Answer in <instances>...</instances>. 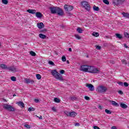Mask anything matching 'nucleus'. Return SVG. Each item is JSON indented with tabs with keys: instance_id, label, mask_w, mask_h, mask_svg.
<instances>
[{
	"instance_id": "nucleus-1",
	"label": "nucleus",
	"mask_w": 129,
	"mask_h": 129,
	"mask_svg": "<svg viewBox=\"0 0 129 129\" xmlns=\"http://www.w3.org/2000/svg\"><path fill=\"white\" fill-rule=\"evenodd\" d=\"M49 9L51 12V14H57L58 16H63L64 12L62 10V9L59 7H49Z\"/></svg>"
},
{
	"instance_id": "nucleus-2",
	"label": "nucleus",
	"mask_w": 129,
	"mask_h": 129,
	"mask_svg": "<svg viewBox=\"0 0 129 129\" xmlns=\"http://www.w3.org/2000/svg\"><path fill=\"white\" fill-rule=\"evenodd\" d=\"M51 73L52 76H53L57 80L63 81L64 79L63 78V77H62L56 70H52Z\"/></svg>"
},
{
	"instance_id": "nucleus-3",
	"label": "nucleus",
	"mask_w": 129,
	"mask_h": 129,
	"mask_svg": "<svg viewBox=\"0 0 129 129\" xmlns=\"http://www.w3.org/2000/svg\"><path fill=\"white\" fill-rule=\"evenodd\" d=\"M88 72H89V73H93L94 74H98V73H100V71L94 67H90L89 66Z\"/></svg>"
},
{
	"instance_id": "nucleus-4",
	"label": "nucleus",
	"mask_w": 129,
	"mask_h": 129,
	"mask_svg": "<svg viewBox=\"0 0 129 129\" xmlns=\"http://www.w3.org/2000/svg\"><path fill=\"white\" fill-rule=\"evenodd\" d=\"M63 8L66 12H67V13L68 14L69 16H71L72 15V14H71V13H70V12H71V11H72L74 9V7L73 6L66 5L64 6Z\"/></svg>"
},
{
	"instance_id": "nucleus-5",
	"label": "nucleus",
	"mask_w": 129,
	"mask_h": 129,
	"mask_svg": "<svg viewBox=\"0 0 129 129\" xmlns=\"http://www.w3.org/2000/svg\"><path fill=\"white\" fill-rule=\"evenodd\" d=\"M96 90L97 91H98V92H99L100 93H104L106 92L107 88L103 86H100L97 87Z\"/></svg>"
},
{
	"instance_id": "nucleus-6",
	"label": "nucleus",
	"mask_w": 129,
	"mask_h": 129,
	"mask_svg": "<svg viewBox=\"0 0 129 129\" xmlns=\"http://www.w3.org/2000/svg\"><path fill=\"white\" fill-rule=\"evenodd\" d=\"M3 108L4 109L6 110H8L9 111H15V108L12 106L11 105H9L8 104H5L3 105Z\"/></svg>"
},
{
	"instance_id": "nucleus-7",
	"label": "nucleus",
	"mask_w": 129,
	"mask_h": 129,
	"mask_svg": "<svg viewBox=\"0 0 129 129\" xmlns=\"http://www.w3.org/2000/svg\"><path fill=\"white\" fill-rule=\"evenodd\" d=\"M82 6L84 7V8L87 11H90V5L88 4V2L86 1H83L81 2Z\"/></svg>"
},
{
	"instance_id": "nucleus-8",
	"label": "nucleus",
	"mask_w": 129,
	"mask_h": 129,
	"mask_svg": "<svg viewBox=\"0 0 129 129\" xmlns=\"http://www.w3.org/2000/svg\"><path fill=\"white\" fill-rule=\"evenodd\" d=\"M88 65H83L81 66L80 70L83 72H88Z\"/></svg>"
},
{
	"instance_id": "nucleus-9",
	"label": "nucleus",
	"mask_w": 129,
	"mask_h": 129,
	"mask_svg": "<svg viewBox=\"0 0 129 129\" xmlns=\"http://www.w3.org/2000/svg\"><path fill=\"white\" fill-rule=\"evenodd\" d=\"M67 115L68 116H71L72 117H74L75 116H76L77 115V113L73 111V112H67Z\"/></svg>"
},
{
	"instance_id": "nucleus-10",
	"label": "nucleus",
	"mask_w": 129,
	"mask_h": 129,
	"mask_svg": "<svg viewBox=\"0 0 129 129\" xmlns=\"http://www.w3.org/2000/svg\"><path fill=\"white\" fill-rule=\"evenodd\" d=\"M86 87H88L90 91H94V86L91 84H87Z\"/></svg>"
},
{
	"instance_id": "nucleus-11",
	"label": "nucleus",
	"mask_w": 129,
	"mask_h": 129,
	"mask_svg": "<svg viewBox=\"0 0 129 129\" xmlns=\"http://www.w3.org/2000/svg\"><path fill=\"white\" fill-rule=\"evenodd\" d=\"M24 81L25 83H27V84H29L30 83V84H33V83L35 82L34 80H30L29 79H25Z\"/></svg>"
},
{
	"instance_id": "nucleus-12",
	"label": "nucleus",
	"mask_w": 129,
	"mask_h": 129,
	"mask_svg": "<svg viewBox=\"0 0 129 129\" xmlns=\"http://www.w3.org/2000/svg\"><path fill=\"white\" fill-rule=\"evenodd\" d=\"M109 102L110 103H111L112 105H113L114 106H116V107L119 106V105L118 104V103H116V102L114 101L109 100Z\"/></svg>"
},
{
	"instance_id": "nucleus-13",
	"label": "nucleus",
	"mask_w": 129,
	"mask_h": 129,
	"mask_svg": "<svg viewBox=\"0 0 129 129\" xmlns=\"http://www.w3.org/2000/svg\"><path fill=\"white\" fill-rule=\"evenodd\" d=\"M37 27L38 29H43V28L45 27V25H44V23L40 22L37 24Z\"/></svg>"
},
{
	"instance_id": "nucleus-14",
	"label": "nucleus",
	"mask_w": 129,
	"mask_h": 129,
	"mask_svg": "<svg viewBox=\"0 0 129 129\" xmlns=\"http://www.w3.org/2000/svg\"><path fill=\"white\" fill-rule=\"evenodd\" d=\"M36 18L38 19H41L43 17V14L41 12H36L35 13Z\"/></svg>"
},
{
	"instance_id": "nucleus-15",
	"label": "nucleus",
	"mask_w": 129,
	"mask_h": 129,
	"mask_svg": "<svg viewBox=\"0 0 129 129\" xmlns=\"http://www.w3.org/2000/svg\"><path fill=\"white\" fill-rule=\"evenodd\" d=\"M7 69H8L9 71H12V72H16L17 71V69L14 67H9Z\"/></svg>"
},
{
	"instance_id": "nucleus-16",
	"label": "nucleus",
	"mask_w": 129,
	"mask_h": 129,
	"mask_svg": "<svg viewBox=\"0 0 129 129\" xmlns=\"http://www.w3.org/2000/svg\"><path fill=\"white\" fill-rule=\"evenodd\" d=\"M28 13L29 14H32V15H34L36 14V10H33V9H29L27 11Z\"/></svg>"
},
{
	"instance_id": "nucleus-17",
	"label": "nucleus",
	"mask_w": 129,
	"mask_h": 129,
	"mask_svg": "<svg viewBox=\"0 0 129 129\" xmlns=\"http://www.w3.org/2000/svg\"><path fill=\"white\" fill-rule=\"evenodd\" d=\"M116 38L119 39V40H121L122 39V35L119 33H116L115 34Z\"/></svg>"
},
{
	"instance_id": "nucleus-18",
	"label": "nucleus",
	"mask_w": 129,
	"mask_h": 129,
	"mask_svg": "<svg viewBox=\"0 0 129 129\" xmlns=\"http://www.w3.org/2000/svg\"><path fill=\"white\" fill-rule=\"evenodd\" d=\"M124 18H126V19H129V14L127 13L123 12L121 14Z\"/></svg>"
},
{
	"instance_id": "nucleus-19",
	"label": "nucleus",
	"mask_w": 129,
	"mask_h": 129,
	"mask_svg": "<svg viewBox=\"0 0 129 129\" xmlns=\"http://www.w3.org/2000/svg\"><path fill=\"white\" fill-rule=\"evenodd\" d=\"M120 106L121 108H123V109H125V108H127V105L124 103H121L120 104Z\"/></svg>"
},
{
	"instance_id": "nucleus-20",
	"label": "nucleus",
	"mask_w": 129,
	"mask_h": 129,
	"mask_svg": "<svg viewBox=\"0 0 129 129\" xmlns=\"http://www.w3.org/2000/svg\"><path fill=\"white\" fill-rule=\"evenodd\" d=\"M125 0H117V2L116 3V5H122Z\"/></svg>"
},
{
	"instance_id": "nucleus-21",
	"label": "nucleus",
	"mask_w": 129,
	"mask_h": 129,
	"mask_svg": "<svg viewBox=\"0 0 129 129\" xmlns=\"http://www.w3.org/2000/svg\"><path fill=\"white\" fill-rule=\"evenodd\" d=\"M17 103L19 106H20V107H25V104H24V102L20 101L18 102Z\"/></svg>"
},
{
	"instance_id": "nucleus-22",
	"label": "nucleus",
	"mask_w": 129,
	"mask_h": 129,
	"mask_svg": "<svg viewBox=\"0 0 129 129\" xmlns=\"http://www.w3.org/2000/svg\"><path fill=\"white\" fill-rule=\"evenodd\" d=\"M39 38H40V39H46V38H47V36L45 35H44L41 33L39 34Z\"/></svg>"
},
{
	"instance_id": "nucleus-23",
	"label": "nucleus",
	"mask_w": 129,
	"mask_h": 129,
	"mask_svg": "<svg viewBox=\"0 0 129 129\" xmlns=\"http://www.w3.org/2000/svg\"><path fill=\"white\" fill-rule=\"evenodd\" d=\"M0 67L2 69H8V66L5 64H0Z\"/></svg>"
},
{
	"instance_id": "nucleus-24",
	"label": "nucleus",
	"mask_w": 129,
	"mask_h": 129,
	"mask_svg": "<svg viewBox=\"0 0 129 129\" xmlns=\"http://www.w3.org/2000/svg\"><path fill=\"white\" fill-rule=\"evenodd\" d=\"M77 32H78V33H80V34H82V32H83V30H82L81 28L79 27L77 29Z\"/></svg>"
},
{
	"instance_id": "nucleus-25",
	"label": "nucleus",
	"mask_w": 129,
	"mask_h": 129,
	"mask_svg": "<svg viewBox=\"0 0 129 129\" xmlns=\"http://www.w3.org/2000/svg\"><path fill=\"white\" fill-rule=\"evenodd\" d=\"M39 33H43V34H45V33H47V29H43L39 30Z\"/></svg>"
},
{
	"instance_id": "nucleus-26",
	"label": "nucleus",
	"mask_w": 129,
	"mask_h": 129,
	"mask_svg": "<svg viewBox=\"0 0 129 129\" xmlns=\"http://www.w3.org/2000/svg\"><path fill=\"white\" fill-rule=\"evenodd\" d=\"M93 8L94 11H95L96 12H98V11H99V8L98 7L94 6Z\"/></svg>"
},
{
	"instance_id": "nucleus-27",
	"label": "nucleus",
	"mask_w": 129,
	"mask_h": 129,
	"mask_svg": "<svg viewBox=\"0 0 129 129\" xmlns=\"http://www.w3.org/2000/svg\"><path fill=\"white\" fill-rule=\"evenodd\" d=\"M35 108L33 107H29L28 109V111H29V112H31V111H35Z\"/></svg>"
},
{
	"instance_id": "nucleus-28",
	"label": "nucleus",
	"mask_w": 129,
	"mask_h": 129,
	"mask_svg": "<svg viewBox=\"0 0 129 129\" xmlns=\"http://www.w3.org/2000/svg\"><path fill=\"white\" fill-rule=\"evenodd\" d=\"M54 102H56L57 103H59V102H60V100L58 98H54Z\"/></svg>"
},
{
	"instance_id": "nucleus-29",
	"label": "nucleus",
	"mask_w": 129,
	"mask_h": 129,
	"mask_svg": "<svg viewBox=\"0 0 129 129\" xmlns=\"http://www.w3.org/2000/svg\"><path fill=\"white\" fill-rule=\"evenodd\" d=\"M105 112H106V113H107V114H111V112L110 110L107 109H106L105 110Z\"/></svg>"
},
{
	"instance_id": "nucleus-30",
	"label": "nucleus",
	"mask_w": 129,
	"mask_h": 129,
	"mask_svg": "<svg viewBox=\"0 0 129 129\" xmlns=\"http://www.w3.org/2000/svg\"><path fill=\"white\" fill-rule=\"evenodd\" d=\"M2 3L4 4V5H8L9 1L8 0H2Z\"/></svg>"
},
{
	"instance_id": "nucleus-31",
	"label": "nucleus",
	"mask_w": 129,
	"mask_h": 129,
	"mask_svg": "<svg viewBox=\"0 0 129 129\" xmlns=\"http://www.w3.org/2000/svg\"><path fill=\"white\" fill-rule=\"evenodd\" d=\"M92 35L94 36V37H98V36H99V33H97V32H93Z\"/></svg>"
},
{
	"instance_id": "nucleus-32",
	"label": "nucleus",
	"mask_w": 129,
	"mask_h": 129,
	"mask_svg": "<svg viewBox=\"0 0 129 129\" xmlns=\"http://www.w3.org/2000/svg\"><path fill=\"white\" fill-rule=\"evenodd\" d=\"M36 76L37 79H38V80H40V79L42 78V76H41V75L40 74H36Z\"/></svg>"
},
{
	"instance_id": "nucleus-33",
	"label": "nucleus",
	"mask_w": 129,
	"mask_h": 129,
	"mask_svg": "<svg viewBox=\"0 0 129 129\" xmlns=\"http://www.w3.org/2000/svg\"><path fill=\"white\" fill-rule=\"evenodd\" d=\"M75 37L76 38V39H78V40H81V37H80V36H79L78 34L75 35Z\"/></svg>"
},
{
	"instance_id": "nucleus-34",
	"label": "nucleus",
	"mask_w": 129,
	"mask_h": 129,
	"mask_svg": "<svg viewBox=\"0 0 129 129\" xmlns=\"http://www.w3.org/2000/svg\"><path fill=\"white\" fill-rule=\"evenodd\" d=\"M61 60L63 62L66 61V57L65 56V55H63L61 57Z\"/></svg>"
},
{
	"instance_id": "nucleus-35",
	"label": "nucleus",
	"mask_w": 129,
	"mask_h": 129,
	"mask_svg": "<svg viewBox=\"0 0 129 129\" xmlns=\"http://www.w3.org/2000/svg\"><path fill=\"white\" fill-rule=\"evenodd\" d=\"M124 37H126V38H127L128 39H129V34L127 33V32L124 33Z\"/></svg>"
},
{
	"instance_id": "nucleus-36",
	"label": "nucleus",
	"mask_w": 129,
	"mask_h": 129,
	"mask_svg": "<svg viewBox=\"0 0 129 129\" xmlns=\"http://www.w3.org/2000/svg\"><path fill=\"white\" fill-rule=\"evenodd\" d=\"M103 2L104 4H105V5H109V2H108V0H103Z\"/></svg>"
},
{
	"instance_id": "nucleus-37",
	"label": "nucleus",
	"mask_w": 129,
	"mask_h": 129,
	"mask_svg": "<svg viewBox=\"0 0 129 129\" xmlns=\"http://www.w3.org/2000/svg\"><path fill=\"white\" fill-rule=\"evenodd\" d=\"M30 54L31 56H36V53L33 51H30Z\"/></svg>"
},
{
	"instance_id": "nucleus-38",
	"label": "nucleus",
	"mask_w": 129,
	"mask_h": 129,
	"mask_svg": "<svg viewBox=\"0 0 129 129\" xmlns=\"http://www.w3.org/2000/svg\"><path fill=\"white\" fill-rule=\"evenodd\" d=\"M11 80L12 81H17V78L16 77H11Z\"/></svg>"
},
{
	"instance_id": "nucleus-39",
	"label": "nucleus",
	"mask_w": 129,
	"mask_h": 129,
	"mask_svg": "<svg viewBox=\"0 0 129 129\" xmlns=\"http://www.w3.org/2000/svg\"><path fill=\"white\" fill-rule=\"evenodd\" d=\"M121 62L122 64H124V65H127V62H126V60L123 59V60H121Z\"/></svg>"
},
{
	"instance_id": "nucleus-40",
	"label": "nucleus",
	"mask_w": 129,
	"mask_h": 129,
	"mask_svg": "<svg viewBox=\"0 0 129 129\" xmlns=\"http://www.w3.org/2000/svg\"><path fill=\"white\" fill-rule=\"evenodd\" d=\"M77 98L75 97H70V99H71V100H76Z\"/></svg>"
},
{
	"instance_id": "nucleus-41",
	"label": "nucleus",
	"mask_w": 129,
	"mask_h": 129,
	"mask_svg": "<svg viewBox=\"0 0 129 129\" xmlns=\"http://www.w3.org/2000/svg\"><path fill=\"white\" fill-rule=\"evenodd\" d=\"M48 63H49L50 65H52V66H55V63H54L52 61H49Z\"/></svg>"
},
{
	"instance_id": "nucleus-42",
	"label": "nucleus",
	"mask_w": 129,
	"mask_h": 129,
	"mask_svg": "<svg viewBox=\"0 0 129 129\" xmlns=\"http://www.w3.org/2000/svg\"><path fill=\"white\" fill-rule=\"evenodd\" d=\"M117 84L120 85V86H123V82H118Z\"/></svg>"
},
{
	"instance_id": "nucleus-43",
	"label": "nucleus",
	"mask_w": 129,
	"mask_h": 129,
	"mask_svg": "<svg viewBox=\"0 0 129 129\" xmlns=\"http://www.w3.org/2000/svg\"><path fill=\"white\" fill-rule=\"evenodd\" d=\"M25 127H26V128H31V126L29 124H25L24 125Z\"/></svg>"
},
{
	"instance_id": "nucleus-44",
	"label": "nucleus",
	"mask_w": 129,
	"mask_h": 129,
	"mask_svg": "<svg viewBox=\"0 0 129 129\" xmlns=\"http://www.w3.org/2000/svg\"><path fill=\"white\" fill-rule=\"evenodd\" d=\"M84 98L86 99V100H90V98L87 96H85Z\"/></svg>"
},
{
	"instance_id": "nucleus-45",
	"label": "nucleus",
	"mask_w": 129,
	"mask_h": 129,
	"mask_svg": "<svg viewBox=\"0 0 129 129\" xmlns=\"http://www.w3.org/2000/svg\"><path fill=\"white\" fill-rule=\"evenodd\" d=\"M96 49H97V50H100V49H101V47L99 45H96Z\"/></svg>"
},
{
	"instance_id": "nucleus-46",
	"label": "nucleus",
	"mask_w": 129,
	"mask_h": 129,
	"mask_svg": "<svg viewBox=\"0 0 129 129\" xmlns=\"http://www.w3.org/2000/svg\"><path fill=\"white\" fill-rule=\"evenodd\" d=\"M123 85L125 86V87H127V86H128V84L126 82H124L123 83Z\"/></svg>"
},
{
	"instance_id": "nucleus-47",
	"label": "nucleus",
	"mask_w": 129,
	"mask_h": 129,
	"mask_svg": "<svg viewBox=\"0 0 129 129\" xmlns=\"http://www.w3.org/2000/svg\"><path fill=\"white\" fill-rule=\"evenodd\" d=\"M34 101L35 102H36V103H38V102H39L40 101V100L39 99H35L34 100Z\"/></svg>"
},
{
	"instance_id": "nucleus-48",
	"label": "nucleus",
	"mask_w": 129,
	"mask_h": 129,
	"mask_svg": "<svg viewBox=\"0 0 129 129\" xmlns=\"http://www.w3.org/2000/svg\"><path fill=\"white\" fill-rule=\"evenodd\" d=\"M60 74H64V73H65V71H64L63 70H61L60 71Z\"/></svg>"
},
{
	"instance_id": "nucleus-49",
	"label": "nucleus",
	"mask_w": 129,
	"mask_h": 129,
	"mask_svg": "<svg viewBox=\"0 0 129 129\" xmlns=\"http://www.w3.org/2000/svg\"><path fill=\"white\" fill-rule=\"evenodd\" d=\"M52 110L53 111H54V112H56V111H57V110H56V108H55L54 107H52Z\"/></svg>"
},
{
	"instance_id": "nucleus-50",
	"label": "nucleus",
	"mask_w": 129,
	"mask_h": 129,
	"mask_svg": "<svg viewBox=\"0 0 129 129\" xmlns=\"http://www.w3.org/2000/svg\"><path fill=\"white\" fill-rule=\"evenodd\" d=\"M75 126H80V123L77 122L75 124Z\"/></svg>"
},
{
	"instance_id": "nucleus-51",
	"label": "nucleus",
	"mask_w": 129,
	"mask_h": 129,
	"mask_svg": "<svg viewBox=\"0 0 129 129\" xmlns=\"http://www.w3.org/2000/svg\"><path fill=\"white\" fill-rule=\"evenodd\" d=\"M118 93H119V94H123V92H122V91H118Z\"/></svg>"
},
{
	"instance_id": "nucleus-52",
	"label": "nucleus",
	"mask_w": 129,
	"mask_h": 129,
	"mask_svg": "<svg viewBox=\"0 0 129 129\" xmlns=\"http://www.w3.org/2000/svg\"><path fill=\"white\" fill-rule=\"evenodd\" d=\"M109 62L111 64H114L115 63L113 60H110Z\"/></svg>"
},
{
	"instance_id": "nucleus-53",
	"label": "nucleus",
	"mask_w": 129,
	"mask_h": 129,
	"mask_svg": "<svg viewBox=\"0 0 129 129\" xmlns=\"http://www.w3.org/2000/svg\"><path fill=\"white\" fill-rule=\"evenodd\" d=\"M94 129H100L98 126H94Z\"/></svg>"
},
{
	"instance_id": "nucleus-54",
	"label": "nucleus",
	"mask_w": 129,
	"mask_h": 129,
	"mask_svg": "<svg viewBox=\"0 0 129 129\" xmlns=\"http://www.w3.org/2000/svg\"><path fill=\"white\" fill-rule=\"evenodd\" d=\"M111 129H117L115 126H113Z\"/></svg>"
},
{
	"instance_id": "nucleus-55",
	"label": "nucleus",
	"mask_w": 129,
	"mask_h": 129,
	"mask_svg": "<svg viewBox=\"0 0 129 129\" xmlns=\"http://www.w3.org/2000/svg\"><path fill=\"white\" fill-rule=\"evenodd\" d=\"M124 47H125V48H128V47L126 45V44L125 43L124 44Z\"/></svg>"
},
{
	"instance_id": "nucleus-56",
	"label": "nucleus",
	"mask_w": 129,
	"mask_h": 129,
	"mask_svg": "<svg viewBox=\"0 0 129 129\" xmlns=\"http://www.w3.org/2000/svg\"><path fill=\"white\" fill-rule=\"evenodd\" d=\"M69 52H72V49L71 48H69Z\"/></svg>"
},
{
	"instance_id": "nucleus-57",
	"label": "nucleus",
	"mask_w": 129,
	"mask_h": 129,
	"mask_svg": "<svg viewBox=\"0 0 129 129\" xmlns=\"http://www.w3.org/2000/svg\"><path fill=\"white\" fill-rule=\"evenodd\" d=\"M98 107H99V109H102V106L99 105Z\"/></svg>"
},
{
	"instance_id": "nucleus-58",
	"label": "nucleus",
	"mask_w": 129,
	"mask_h": 129,
	"mask_svg": "<svg viewBox=\"0 0 129 129\" xmlns=\"http://www.w3.org/2000/svg\"><path fill=\"white\" fill-rule=\"evenodd\" d=\"M37 117H39V119H42V116H40V117L37 116Z\"/></svg>"
},
{
	"instance_id": "nucleus-59",
	"label": "nucleus",
	"mask_w": 129,
	"mask_h": 129,
	"mask_svg": "<svg viewBox=\"0 0 129 129\" xmlns=\"http://www.w3.org/2000/svg\"><path fill=\"white\" fill-rule=\"evenodd\" d=\"M67 62L68 63V64H69V63H70V62H69V60H67Z\"/></svg>"
},
{
	"instance_id": "nucleus-60",
	"label": "nucleus",
	"mask_w": 129,
	"mask_h": 129,
	"mask_svg": "<svg viewBox=\"0 0 129 129\" xmlns=\"http://www.w3.org/2000/svg\"><path fill=\"white\" fill-rule=\"evenodd\" d=\"M13 96H14V97L16 96V94H14L13 95Z\"/></svg>"
},
{
	"instance_id": "nucleus-61",
	"label": "nucleus",
	"mask_w": 129,
	"mask_h": 129,
	"mask_svg": "<svg viewBox=\"0 0 129 129\" xmlns=\"http://www.w3.org/2000/svg\"><path fill=\"white\" fill-rule=\"evenodd\" d=\"M1 45H2V44H1V42H0V47H1Z\"/></svg>"
},
{
	"instance_id": "nucleus-62",
	"label": "nucleus",
	"mask_w": 129,
	"mask_h": 129,
	"mask_svg": "<svg viewBox=\"0 0 129 129\" xmlns=\"http://www.w3.org/2000/svg\"><path fill=\"white\" fill-rule=\"evenodd\" d=\"M106 37L107 38V36H106Z\"/></svg>"
},
{
	"instance_id": "nucleus-63",
	"label": "nucleus",
	"mask_w": 129,
	"mask_h": 129,
	"mask_svg": "<svg viewBox=\"0 0 129 129\" xmlns=\"http://www.w3.org/2000/svg\"><path fill=\"white\" fill-rule=\"evenodd\" d=\"M27 43H25V45H27Z\"/></svg>"
},
{
	"instance_id": "nucleus-64",
	"label": "nucleus",
	"mask_w": 129,
	"mask_h": 129,
	"mask_svg": "<svg viewBox=\"0 0 129 129\" xmlns=\"http://www.w3.org/2000/svg\"><path fill=\"white\" fill-rule=\"evenodd\" d=\"M87 57H88V55H87Z\"/></svg>"
}]
</instances>
